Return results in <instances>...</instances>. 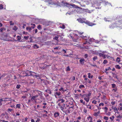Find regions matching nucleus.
Instances as JSON below:
<instances>
[{"mask_svg":"<svg viewBox=\"0 0 122 122\" xmlns=\"http://www.w3.org/2000/svg\"><path fill=\"white\" fill-rule=\"evenodd\" d=\"M34 76H35L36 78L38 79H40V77L39 74L36 75Z\"/></svg>","mask_w":122,"mask_h":122,"instance_id":"obj_14","label":"nucleus"},{"mask_svg":"<svg viewBox=\"0 0 122 122\" xmlns=\"http://www.w3.org/2000/svg\"><path fill=\"white\" fill-rule=\"evenodd\" d=\"M85 87L84 86L82 85H81L79 86V87L80 88H84Z\"/></svg>","mask_w":122,"mask_h":122,"instance_id":"obj_40","label":"nucleus"},{"mask_svg":"<svg viewBox=\"0 0 122 122\" xmlns=\"http://www.w3.org/2000/svg\"><path fill=\"white\" fill-rule=\"evenodd\" d=\"M31 25H33L31 26V28L34 29L35 27V25L34 24H31Z\"/></svg>","mask_w":122,"mask_h":122,"instance_id":"obj_31","label":"nucleus"},{"mask_svg":"<svg viewBox=\"0 0 122 122\" xmlns=\"http://www.w3.org/2000/svg\"><path fill=\"white\" fill-rule=\"evenodd\" d=\"M105 5H107L108 4L109 5H111L112 6V5H111V3H108V2L107 1L105 2Z\"/></svg>","mask_w":122,"mask_h":122,"instance_id":"obj_45","label":"nucleus"},{"mask_svg":"<svg viewBox=\"0 0 122 122\" xmlns=\"http://www.w3.org/2000/svg\"><path fill=\"white\" fill-rule=\"evenodd\" d=\"M3 5L2 4H1L0 5V9H3Z\"/></svg>","mask_w":122,"mask_h":122,"instance_id":"obj_49","label":"nucleus"},{"mask_svg":"<svg viewBox=\"0 0 122 122\" xmlns=\"http://www.w3.org/2000/svg\"><path fill=\"white\" fill-rule=\"evenodd\" d=\"M7 35H2V39L4 41H7Z\"/></svg>","mask_w":122,"mask_h":122,"instance_id":"obj_9","label":"nucleus"},{"mask_svg":"<svg viewBox=\"0 0 122 122\" xmlns=\"http://www.w3.org/2000/svg\"><path fill=\"white\" fill-rule=\"evenodd\" d=\"M37 96H34L31 97V98L28 100V102H27L28 104H30L31 101H33V100H35L36 102V98Z\"/></svg>","mask_w":122,"mask_h":122,"instance_id":"obj_2","label":"nucleus"},{"mask_svg":"<svg viewBox=\"0 0 122 122\" xmlns=\"http://www.w3.org/2000/svg\"><path fill=\"white\" fill-rule=\"evenodd\" d=\"M91 94V93L90 92H89L88 94H85V96L86 97H89Z\"/></svg>","mask_w":122,"mask_h":122,"instance_id":"obj_13","label":"nucleus"},{"mask_svg":"<svg viewBox=\"0 0 122 122\" xmlns=\"http://www.w3.org/2000/svg\"><path fill=\"white\" fill-rule=\"evenodd\" d=\"M21 86L19 85H17L16 86V88L17 89H19L20 88Z\"/></svg>","mask_w":122,"mask_h":122,"instance_id":"obj_52","label":"nucleus"},{"mask_svg":"<svg viewBox=\"0 0 122 122\" xmlns=\"http://www.w3.org/2000/svg\"><path fill=\"white\" fill-rule=\"evenodd\" d=\"M20 104H17L16 106V108H18L19 109H20Z\"/></svg>","mask_w":122,"mask_h":122,"instance_id":"obj_23","label":"nucleus"},{"mask_svg":"<svg viewBox=\"0 0 122 122\" xmlns=\"http://www.w3.org/2000/svg\"><path fill=\"white\" fill-rule=\"evenodd\" d=\"M112 74L113 75V77H115L117 79H118V78L117 77V76L115 73H112Z\"/></svg>","mask_w":122,"mask_h":122,"instance_id":"obj_18","label":"nucleus"},{"mask_svg":"<svg viewBox=\"0 0 122 122\" xmlns=\"http://www.w3.org/2000/svg\"><path fill=\"white\" fill-rule=\"evenodd\" d=\"M102 105V106H103L104 105V104L103 103H100L99 105V106H100L101 105Z\"/></svg>","mask_w":122,"mask_h":122,"instance_id":"obj_60","label":"nucleus"},{"mask_svg":"<svg viewBox=\"0 0 122 122\" xmlns=\"http://www.w3.org/2000/svg\"><path fill=\"white\" fill-rule=\"evenodd\" d=\"M88 39L89 40V41L90 42L93 41L94 40V39L93 38H90L89 37H88Z\"/></svg>","mask_w":122,"mask_h":122,"instance_id":"obj_24","label":"nucleus"},{"mask_svg":"<svg viewBox=\"0 0 122 122\" xmlns=\"http://www.w3.org/2000/svg\"><path fill=\"white\" fill-rule=\"evenodd\" d=\"M35 96H36L37 97L36 98V101H38V102H42V99H43V97L41 96H38L36 95Z\"/></svg>","mask_w":122,"mask_h":122,"instance_id":"obj_3","label":"nucleus"},{"mask_svg":"<svg viewBox=\"0 0 122 122\" xmlns=\"http://www.w3.org/2000/svg\"><path fill=\"white\" fill-rule=\"evenodd\" d=\"M115 67L118 69H120L121 68V67L118 65H117L115 66Z\"/></svg>","mask_w":122,"mask_h":122,"instance_id":"obj_29","label":"nucleus"},{"mask_svg":"<svg viewBox=\"0 0 122 122\" xmlns=\"http://www.w3.org/2000/svg\"><path fill=\"white\" fill-rule=\"evenodd\" d=\"M29 36H24V39H25L27 40L29 38Z\"/></svg>","mask_w":122,"mask_h":122,"instance_id":"obj_57","label":"nucleus"},{"mask_svg":"<svg viewBox=\"0 0 122 122\" xmlns=\"http://www.w3.org/2000/svg\"><path fill=\"white\" fill-rule=\"evenodd\" d=\"M77 8H79L80 9H81V10H82V11H84V9H83L82 8H81V7H77Z\"/></svg>","mask_w":122,"mask_h":122,"instance_id":"obj_56","label":"nucleus"},{"mask_svg":"<svg viewBox=\"0 0 122 122\" xmlns=\"http://www.w3.org/2000/svg\"><path fill=\"white\" fill-rule=\"evenodd\" d=\"M70 5L72 6L73 7L77 8L78 6L74 4H70Z\"/></svg>","mask_w":122,"mask_h":122,"instance_id":"obj_15","label":"nucleus"},{"mask_svg":"<svg viewBox=\"0 0 122 122\" xmlns=\"http://www.w3.org/2000/svg\"><path fill=\"white\" fill-rule=\"evenodd\" d=\"M26 29V30H29V32L31 31V28L29 26L27 27Z\"/></svg>","mask_w":122,"mask_h":122,"instance_id":"obj_21","label":"nucleus"},{"mask_svg":"<svg viewBox=\"0 0 122 122\" xmlns=\"http://www.w3.org/2000/svg\"><path fill=\"white\" fill-rule=\"evenodd\" d=\"M104 19L105 21L106 22L108 21L109 22L110 21V20H109V19L108 18H104Z\"/></svg>","mask_w":122,"mask_h":122,"instance_id":"obj_26","label":"nucleus"},{"mask_svg":"<svg viewBox=\"0 0 122 122\" xmlns=\"http://www.w3.org/2000/svg\"><path fill=\"white\" fill-rule=\"evenodd\" d=\"M97 59V56H95L93 58V61H95Z\"/></svg>","mask_w":122,"mask_h":122,"instance_id":"obj_50","label":"nucleus"},{"mask_svg":"<svg viewBox=\"0 0 122 122\" xmlns=\"http://www.w3.org/2000/svg\"><path fill=\"white\" fill-rule=\"evenodd\" d=\"M37 28L39 30H41L42 29V28L41 26L39 25L37 27Z\"/></svg>","mask_w":122,"mask_h":122,"instance_id":"obj_37","label":"nucleus"},{"mask_svg":"<svg viewBox=\"0 0 122 122\" xmlns=\"http://www.w3.org/2000/svg\"><path fill=\"white\" fill-rule=\"evenodd\" d=\"M100 113V111H99L97 112H95V113L94 115L96 116H97Z\"/></svg>","mask_w":122,"mask_h":122,"instance_id":"obj_28","label":"nucleus"},{"mask_svg":"<svg viewBox=\"0 0 122 122\" xmlns=\"http://www.w3.org/2000/svg\"><path fill=\"white\" fill-rule=\"evenodd\" d=\"M112 87L113 88H114L116 87V85L115 84H112Z\"/></svg>","mask_w":122,"mask_h":122,"instance_id":"obj_27","label":"nucleus"},{"mask_svg":"<svg viewBox=\"0 0 122 122\" xmlns=\"http://www.w3.org/2000/svg\"><path fill=\"white\" fill-rule=\"evenodd\" d=\"M107 63V61L106 60H104L103 62V63L104 64H106Z\"/></svg>","mask_w":122,"mask_h":122,"instance_id":"obj_51","label":"nucleus"},{"mask_svg":"<svg viewBox=\"0 0 122 122\" xmlns=\"http://www.w3.org/2000/svg\"><path fill=\"white\" fill-rule=\"evenodd\" d=\"M77 20L78 22L80 23H85L86 22L85 21L86 20L85 18H83L82 19L81 18H79L77 19Z\"/></svg>","mask_w":122,"mask_h":122,"instance_id":"obj_6","label":"nucleus"},{"mask_svg":"<svg viewBox=\"0 0 122 122\" xmlns=\"http://www.w3.org/2000/svg\"><path fill=\"white\" fill-rule=\"evenodd\" d=\"M91 75V74L90 73H88V78H92L93 77V76L92 75L91 76H90Z\"/></svg>","mask_w":122,"mask_h":122,"instance_id":"obj_17","label":"nucleus"},{"mask_svg":"<svg viewBox=\"0 0 122 122\" xmlns=\"http://www.w3.org/2000/svg\"><path fill=\"white\" fill-rule=\"evenodd\" d=\"M55 96L56 98L59 97V96L61 95V93L60 92H55Z\"/></svg>","mask_w":122,"mask_h":122,"instance_id":"obj_8","label":"nucleus"},{"mask_svg":"<svg viewBox=\"0 0 122 122\" xmlns=\"http://www.w3.org/2000/svg\"><path fill=\"white\" fill-rule=\"evenodd\" d=\"M51 66V65H46L45 64H42L41 66L40 67L41 69L42 70H44L46 69L47 66Z\"/></svg>","mask_w":122,"mask_h":122,"instance_id":"obj_5","label":"nucleus"},{"mask_svg":"<svg viewBox=\"0 0 122 122\" xmlns=\"http://www.w3.org/2000/svg\"><path fill=\"white\" fill-rule=\"evenodd\" d=\"M17 37L18 38L17 40L18 41L20 40L21 39V37L20 36H17Z\"/></svg>","mask_w":122,"mask_h":122,"instance_id":"obj_38","label":"nucleus"},{"mask_svg":"<svg viewBox=\"0 0 122 122\" xmlns=\"http://www.w3.org/2000/svg\"><path fill=\"white\" fill-rule=\"evenodd\" d=\"M97 102L95 100H93L92 101V103H94L95 104H97Z\"/></svg>","mask_w":122,"mask_h":122,"instance_id":"obj_58","label":"nucleus"},{"mask_svg":"<svg viewBox=\"0 0 122 122\" xmlns=\"http://www.w3.org/2000/svg\"><path fill=\"white\" fill-rule=\"evenodd\" d=\"M109 69L111 70L112 69L110 67H109L108 68H106L105 69V70L106 71H107L108 70H109Z\"/></svg>","mask_w":122,"mask_h":122,"instance_id":"obj_48","label":"nucleus"},{"mask_svg":"<svg viewBox=\"0 0 122 122\" xmlns=\"http://www.w3.org/2000/svg\"><path fill=\"white\" fill-rule=\"evenodd\" d=\"M60 115L59 113L57 112H55L54 113V116L55 117H56Z\"/></svg>","mask_w":122,"mask_h":122,"instance_id":"obj_10","label":"nucleus"},{"mask_svg":"<svg viewBox=\"0 0 122 122\" xmlns=\"http://www.w3.org/2000/svg\"><path fill=\"white\" fill-rule=\"evenodd\" d=\"M84 11L86 12H90L89 11V10L88 9H84Z\"/></svg>","mask_w":122,"mask_h":122,"instance_id":"obj_36","label":"nucleus"},{"mask_svg":"<svg viewBox=\"0 0 122 122\" xmlns=\"http://www.w3.org/2000/svg\"><path fill=\"white\" fill-rule=\"evenodd\" d=\"M40 119H38L36 121V122H40Z\"/></svg>","mask_w":122,"mask_h":122,"instance_id":"obj_64","label":"nucleus"},{"mask_svg":"<svg viewBox=\"0 0 122 122\" xmlns=\"http://www.w3.org/2000/svg\"><path fill=\"white\" fill-rule=\"evenodd\" d=\"M106 42V41L104 40H100L99 41V42L100 43H103Z\"/></svg>","mask_w":122,"mask_h":122,"instance_id":"obj_30","label":"nucleus"},{"mask_svg":"<svg viewBox=\"0 0 122 122\" xmlns=\"http://www.w3.org/2000/svg\"><path fill=\"white\" fill-rule=\"evenodd\" d=\"M120 58L119 57H117L116 59V61H118V62H120Z\"/></svg>","mask_w":122,"mask_h":122,"instance_id":"obj_35","label":"nucleus"},{"mask_svg":"<svg viewBox=\"0 0 122 122\" xmlns=\"http://www.w3.org/2000/svg\"><path fill=\"white\" fill-rule=\"evenodd\" d=\"M118 25H122V20L119 21H118L117 23Z\"/></svg>","mask_w":122,"mask_h":122,"instance_id":"obj_19","label":"nucleus"},{"mask_svg":"<svg viewBox=\"0 0 122 122\" xmlns=\"http://www.w3.org/2000/svg\"><path fill=\"white\" fill-rule=\"evenodd\" d=\"M28 118L27 117H25V119L23 120V121L24 122H26L27 121Z\"/></svg>","mask_w":122,"mask_h":122,"instance_id":"obj_33","label":"nucleus"},{"mask_svg":"<svg viewBox=\"0 0 122 122\" xmlns=\"http://www.w3.org/2000/svg\"><path fill=\"white\" fill-rule=\"evenodd\" d=\"M12 21H10V25H13L14 24V23L12 22Z\"/></svg>","mask_w":122,"mask_h":122,"instance_id":"obj_53","label":"nucleus"},{"mask_svg":"<svg viewBox=\"0 0 122 122\" xmlns=\"http://www.w3.org/2000/svg\"><path fill=\"white\" fill-rule=\"evenodd\" d=\"M117 87H115V88H113L112 90V91H114L115 92H117Z\"/></svg>","mask_w":122,"mask_h":122,"instance_id":"obj_32","label":"nucleus"},{"mask_svg":"<svg viewBox=\"0 0 122 122\" xmlns=\"http://www.w3.org/2000/svg\"><path fill=\"white\" fill-rule=\"evenodd\" d=\"M77 8H79L80 9H81V10H82V11H84V9H83L82 8H81V7H77Z\"/></svg>","mask_w":122,"mask_h":122,"instance_id":"obj_55","label":"nucleus"},{"mask_svg":"<svg viewBox=\"0 0 122 122\" xmlns=\"http://www.w3.org/2000/svg\"><path fill=\"white\" fill-rule=\"evenodd\" d=\"M104 119H105L106 120H107L108 119V117L106 116H104Z\"/></svg>","mask_w":122,"mask_h":122,"instance_id":"obj_44","label":"nucleus"},{"mask_svg":"<svg viewBox=\"0 0 122 122\" xmlns=\"http://www.w3.org/2000/svg\"><path fill=\"white\" fill-rule=\"evenodd\" d=\"M77 8H79L80 9H81V10H82V11H84V9H83L82 8H81V7H77Z\"/></svg>","mask_w":122,"mask_h":122,"instance_id":"obj_54","label":"nucleus"},{"mask_svg":"<svg viewBox=\"0 0 122 122\" xmlns=\"http://www.w3.org/2000/svg\"><path fill=\"white\" fill-rule=\"evenodd\" d=\"M85 60L84 59H81L79 61L80 62L81 64H84V61Z\"/></svg>","mask_w":122,"mask_h":122,"instance_id":"obj_12","label":"nucleus"},{"mask_svg":"<svg viewBox=\"0 0 122 122\" xmlns=\"http://www.w3.org/2000/svg\"><path fill=\"white\" fill-rule=\"evenodd\" d=\"M70 70V67L69 66H68L67 67L66 71H69Z\"/></svg>","mask_w":122,"mask_h":122,"instance_id":"obj_43","label":"nucleus"},{"mask_svg":"<svg viewBox=\"0 0 122 122\" xmlns=\"http://www.w3.org/2000/svg\"><path fill=\"white\" fill-rule=\"evenodd\" d=\"M4 100H3V101H9L10 100V99L9 98H3Z\"/></svg>","mask_w":122,"mask_h":122,"instance_id":"obj_20","label":"nucleus"},{"mask_svg":"<svg viewBox=\"0 0 122 122\" xmlns=\"http://www.w3.org/2000/svg\"><path fill=\"white\" fill-rule=\"evenodd\" d=\"M12 110V109H8L7 110L8 112H11Z\"/></svg>","mask_w":122,"mask_h":122,"instance_id":"obj_63","label":"nucleus"},{"mask_svg":"<svg viewBox=\"0 0 122 122\" xmlns=\"http://www.w3.org/2000/svg\"><path fill=\"white\" fill-rule=\"evenodd\" d=\"M99 51L102 52V53H99L98 54L100 56H102L104 58V59H105L106 58V55L104 54V53L105 52H106V51Z\"/></svg>","mask_w":122,"mask_h":122,"instance_id":"obj_4","label":"nucleus"},{"mask_svg":"<svg viewBox=\"0 0 122 122\" xmlns=\"http://www.w3.org/2000/svg\"><path fill=\"white\" fill-rule=\"evenodd\" d=\"M59 27L61 28H62L63 29H64L65 28V26L64 25H62V26H60Z\"/></svg>","mask_w":122,"mask_h":122,"instance_id":"obj_42","label":"nucleus"},{"mask_svg":"<svg viewBox=\"0 0 122 122\" xmlns=\"http://www.w3.org/2000/svg\"><path fill=\"white\" fill-rule=\"evenodd\" d=\"M18 28L16 27V26H15L13 28V29L15 31H16L18 29Z\"/></svg>","mask_w":122,"mask_h":122,"instance_id":"obj_25","label":"nucleus"},{"mask_svg":"<svg viewBox=\"0 0 122 122\" xmlns=\"http://www.w3.org/2000/svg\"><path fill=\"white\" fill-rule=\"evenodd\" d=\"M5 74H4V75L2 76L1 74L0 73V80L1 79V77H4L5 76Z\"/></svg>","mask_w":122,"mask_h":122,"instance_id":"obj_46","label":"nucleus"},{"mask_svg":"<svg viewBox=\"0 0 122 122\" xmlns=\"http://www.w3.org/2000/svg\"><path fill=\"white\" fill-rule=\"evenodd\" d=\"M5 80H6L7 81H8L10 79V77L9 76H7V77L5 78Z\"/></svg>","mask_w":122,"mask_h":122,"instance_id":"obj_39","label":"nucleus"},{"mask_svg":"<svg viewBox=\"0 0 122 122\" xmlns=\"http://www.w3.org/2000/svg\"><path fill=\"white\" fill-rule=\"evenodd\" d=\"M112 109H114L115 111H116L117 112V109L116 107H115L113 108H112Z\"/></svg>","mask_w":122,"mask_h":122,"instance_id":"obj_59","label":"nucleus"},{"mask_svg":"<svg viewBox=\"0 0 122 122\" xmlns=\"http://www.w3.org/2000/svg\"><path fill=\"white\" fill-rule=\"evenodd\" d=\"M85 23L86 25H88L91 26H92L95 25L94 23L90 22L89 21L87 20L86 21Z\"/></svg>","mask_w":122,"mask_h":122,"instance_id":"obj_7","label":"nucleus"},{"mask_svg":"<svg viewBox=\"0 0 122 122\" xmlns=\"http://www.w3.org/2000/svg\"><path fill=\"white\" fill-rule=\"evenodd\" d=\"M59 91H64V90L63 89V88L62 87H61L60 89H59Z\"/></svg>","mask_w":122,"mask_h":122,"instance_id":"obj_61","label":"nucleus"},{"mask_svg":"<svg viewBox=\"0 0 122 122\" xmlns=\"http://www.w3.org/2000/svg\"><path fill=\"white\" fill-rule=\"evenodd\" d=\"M46 81H43V82L42 83V84L43 85H46Z\"/></svg>","mask_w":122,"mask_h":122,"instance_id":"obj_47","label":"nucleus"},{"mask_svg":"<svg viewBox=\"0 0 122 122\" xmlns=\"http://www.w3.org/2000/svg\"><path fill=\"white\" fill-rule=\"evenodd\" d=\"M84 99L85 101H86V102H87L89 101L90 98L89 97H85L84 98Z\"/></svg>","mask_w":122,"mask_h":122,"instance_id":"obj_16","label":"nucleus"},{"mask_svg":"<svg viewBox=\"0 0 122 122\" xmlns=\"http://www.w3.org/2000/svg\"><path fill=\"white\" fill-rule=\"evenodd\" d=\"M29 72L30 73V76H34L35 75V74H36V73L35 72H32L30 71H29Z\"/></svg>","mask_w":122,"mask_h":122,"instance_id":"obj_11","label":"nucleus"},{"mask_svg":"<svg viewBox=\"0 0 122 122\" xmlns=\"http://www.w3.org/2000/svg\"><path fill=\"white\" fill-rule=\"evenodd\" d=\"M34 47L35 48H39V46H38L36 45L35 44L34 46Z\"/></svg>","mask_w":122,"mask_h":122,"instance_id":"obj_34","label":"nucleus"},{"mask_svg":"<svg viewBox=\"0 0 122 122\" xmlns=\"http://www.w3.org/2000/svg\"><path fill=\"white\" fill-rule=\"evenodd\" d=\"M5 30V28H2L0 29V31L1 32H2L4 30Z\"/></svg>","mask_w":122,"mask_h":122,"instance_id":"obj_41","label":"nucleus"},{"mask_svg":"<svg viewBox=\"0 0 122 122\" xmlns=\"http://www.w3.org/2000/svg\"><path fill=\"white\" fill-rule=\"evenodd\" d=\"M115 27L114 25H110L109 26V27L111 29H112L114 28Z\"/></svg>","mask_w":122,"mask_h":122,"instance_id":"obj_22","label":"nucleus"},{"mask_svg":"<svg viewBox=\"0 0 122 122\" xmlns=\"http://www.w3.org/2000/svg\"><path fill=\"white\" fill-rule=\"evenodd\" d=\"M25 73V76H30V74H28V73Z\"/></svg>","mask_w":122,"mask_h":122,"instance_id":"obj_62","label":"nucleus"},{"mask_svg":"<svg viewBox=\"0 0 122 122\" xmlns=\"http://www.w3.org/2000/svg\"><path fill=\"white\" fill-rule=\"evenodd\" d=\"M59 31H57L56 32H55V34L54 33V36L55 35H57L56 36H55L54 37V41H56L55 43H54V44H57V42L58 41V39L59 37H60L61 36V35L59 34Z\"/></svg>","mask_w":122,"mask_h":122,"instance_id":"obj_1","label":"nucleus"}]
</instances>
